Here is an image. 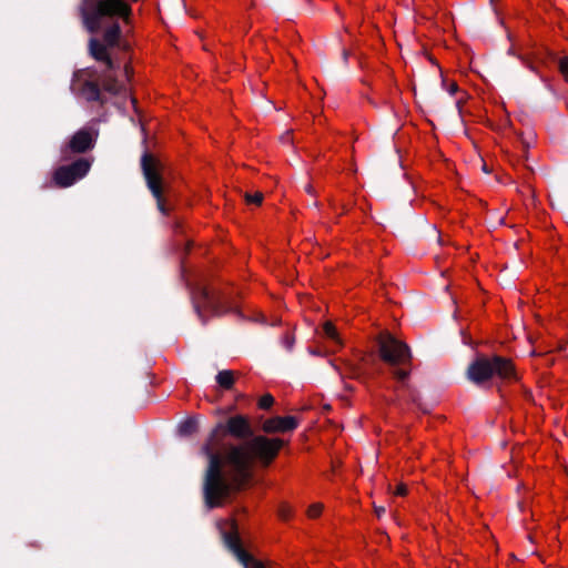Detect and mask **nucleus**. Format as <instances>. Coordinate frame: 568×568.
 Masks as SVG:
<instances>
[{
    "mask_svg": "<svg viewBox=\"0 0 568 568\" xmlns=\"http://www.w3.org/2000/svg\"><path fill=\"white\" fill-rule=\"evenodd\" d=\"M283 445L280 438L255 436L246 416L235 415L219 422L201 447V454L207 458L203 479L205 506L220 507L232 491L250 481L254 462L268 466Z\"/></svg>",
    "mask_w": 568,
    "mask_h": 568,
    "instance_id": "nucleus-1",
    "label": "nucleus"
},
{
    "mask_svg": "<svg viewBox=\"0 0 568 568\" xmlns=\"http://www.w3.org/2000/svg\"><path fill=\"white\" fill-rule=\"evenodd\" d=\"M466 376L477 386L484 385L493 378L504 382L518 379L513 361L500 355L487 356L478 354L468 365Z\"/></svg>",
    "mask_w": 568,
    "mask_h": 568,
    "instance_id": "nucleus-2",
    "label": "nucleus"
},
{
    "mask_svg": "<svg viewBox=\"0 0 568 568\" xmlns=\"http://www.w3.org/2000/svg\"><path fill=\"white\" fill-rule=\"evenodd\" d=\"M377 345L379 357L389 366L390 374L399 382H405L410 375L413 358L409 346L389 332L378 335Z\"/></svg>",
    "mask_w": 568,
    "mask_h": 568,
    "instance_id": "nucleus-3",
    "label": "nucleus"
},
{
    "mask_svg": "<svg viewBox=\"0 0 568 568\" xmlns=\"http://www.w3.org/2000/svg\"><path fill=\"white\" fill-rule=\"evenodd\" d=\"M162 163L150 152L145 151L141 156V170L146 186L156 201L158 210L168 215L170 209L166 204V197L170 193V185L162 175Z\"/></svg>",
    "mask_w": 568,
    "mask_h": 568,
    "instance_id": "nucleus-4",
    "label": "nucleus"
},
{
    "mask_svg": "<svg viewBox=\"0 0 568 568\" xmlns=\"http://www.w3.org/2000/svg\"><path fill=\"white\" fill-rule=\"evenodd\" d=\"M190 295L193 310L203 325L207 323L204 310L209 311L213 316H222L231 312V307L225 304L222 296L211 292L205 286L200 284L192 286L190 288Z\"/></svg>",
    "mask_w": 568,
    "mask_h": 568,
    "instance_id": "nucleus-5",
    "label": "nucleus"
},
{
    "mask_svg": "<svg viewBox=\"0 0 568 568\" xmlns=\"http://www.w3.org/2000/svg\"><path fill=\"white\" fill-rule=\"evenodd\" d=\"M92 163V159L78 158L70 164L58 166L52 180L58 187H70L89 173Z\"/></svg>",
    "mask_w": 568,
    "mask_h": 568,
    "instance_id": "nucleus-6",
    "label": "nucleus"
},
{
    "mask_svg": "<svg viewBox=\"0 0 568 568\" xmlns=\"http://www.w3.org/2000/svg\"><path fill=\"white\" fill-rule=\"evenodd\" d=\"M231 531H223L222 538L226 549L237 559L243 568H265L263 562L247 552L243 546L237 531V525L233 520L231 523Z\"/></svg>",
    "mask_w": 568,
    "mask_h": 568,
    "instance_id": "nucleus-7",
    "label": "nucleus"
},
{
    "mask_svg": "<svg viewBox=\"0 0 568 568\" xmlns=\"http://www.w3.org/2000/svg\"><path fill=\"white\" fill-rule=\"evenodd\" d=\"M95 146V138L89 129L78 130L61 148V160L69 161L73 154H83Z\"/></svg>",
    "mask_w": 568,
    "mask_h": 568,
    "instance_id": "nucleus-8",
    "label": "nucleus"
},
{
    "mask_svg": "<svg viewBox=\"0 0 568 568\" xmlns=\"http://www.w3.org/2000/svg\"><path fill=\"white\" fill-rule=\"evenodd\" d=\"M108 49V45L95 38H91L89 40V53L91 57L99 62H103L106 71H115L120 69V62H116L111 58Z\"/></svg>",
    "mask_w": 568,
    "mask_h": 568,
    "instance_id": "nucleus-9",
    "label": "nucleus"
},
{
    "mask_svg": "<svg viewBox=\"0 0 568 568\" xmlns=\"http://www.w3.org/2000/svg\"><path fill=\"white\" fill-rule=\"evenodd\" d=\"M298 419L294 416H275L264 422L262 429L267 434L286 433L296 429Z\"/></svg>",
    "mask_w": 568,
    "mask_h": 568,
    "instance_id": "nucleus-10",
    "label": "nucleus"
},
{
    "mask_svg": "<svg viewBox=\"0 0 568 568\" xmlns=\"http://www.w3.org/2000/svg\"><path fill=\"white\" fill-rule=\"evenodd\" d=\"M130 18V16L128 18H122L124 21H128ZM120 18H114V19H105L101 22V24L103 23H106V22H111V26L109 28H106V30L104 31L103 33V41H101L102 43H104L105 45H108L109 48H114L119 44V41H120V38H121V34H122V30H121V27H120V23H119V20ZM102 27V26H100ZM101 28H99L97 30V32L100 30ZM95 33V31L93 32Z\"/></svg>",
    "mask_w": 568,
    "mask_h": 568,
    "instance_id": "nucleus-11",
    "label": "nucleus"
},
{
    "mask_svg": "<svg viewBox=\"0 0 568 568\" xmlns=\"http://www.w3.org/2000/svg\"><path fill=\"white\" fill-rule=\"evenodd\" d=\"M81 94L89 102H99L102 105L106 102L105 98L101 93L100 85L95 81H84L81 88Z\"/></svg>",
    "mask_w": 568,
    "mask_h": 568,
    "instance_id": "nucleus-12",
    "label": "nucleus"
},
{
    "mask_svg": "<svg viewBox=\"0 0 568 568\" xmlns=\"http://www.w3.org/2000/svg\"><path fill=\"white\" fill-rule=\"evenodd\" d=\"M111 71H104L102 77V88L110 94L116 95L123 89V85L118 81L116 77L110 73Z\"/></svg>",
    "mask_w": 568,
    "mask_h": 568,
    "instance_id": "nucleus-13",
    "label": "nucleus"
},
{
    "mask_svg": "<svg viewBox=\"0 0 568 568\" xmlns=\"http://www.w3.org/2000/svg\"><path fill=\"white\" fill-rule=\"evenodd\" d=\"M404 388L407 392L408 402L416 405L417 408L420 409L423 413L430 412V408L423 403L419 392L414 386L409 384H404Z\"/></svg>",
    "mask_w": 568,
    "mask_h": 568,
    "instance_id": "nucleus-14",
    "label": "nucleus"
},
{
    "mask_svg": "<svg viewBox=\"0 0 568 568\" xmlns=\"http://www.w3.org/2000/svg\"><path fill=\"white\" fill-rule=\"evenodd\" d=\"M216 383L223 388V389H231L234 385V374L232 371L224 369L220 371L217 375L215 376Z\"/></svg>",
    "mask_w": 568,
    "mask_h": 568,
    "instance_id": "nucleus-15",
    "label": "nucleus"
},
{
    "mask_svg": "<svg viewBox=\"0 0 568 568\" xmlns=\"http://www.w3.org/2000/svg\"><path fill=\"white\" fill-rule=\"evenodd\" d=\"M199 430V423L194 418H187L179 425L178 432L180 436L186 437Z\"/></svg>",
    "mask_w": 568,
    "mask_h": 568,
    "instance_id": "nucleus-16",
    "label": "nucleus"
},
{
    "mask_svg": "<svg viewBox=\"0 0 568 568\" xmlns=\"http://www.w3.org/2000/svg\"><path fill=\"white\" fill-rule=\"evenodd\" d=\"M320 334L323 337L328 338L338 345L342 344L336 327L332 322H325L322 326V332Z\"/></svg>",
    "mask_w": 568,
    "mask_h": 568,
    "instance_id": "nucleus-17",
    "label": "nucleus"
},
{
    "mask_svg": "<svg viewBox=\"0 0 568 568\" xmlns=\"http://www.w3.org/2000/svg\"><path fill=\"white\" fill-rule=\"evenodd\" d=\"M244 199L247 204L261 205L263 202L264 195L262 192H255L254 194L245 193Z\"/></svg>",
    "mask_w": 568,
    "mask_h": 568,
    "instance_id": "nucleus-18",
    "label": "nucleus"
},
{
    "mask_svg": "<svg viewBox=\"0 0 568 568\" xmlns=\"http://www.w3.org/2000/svg\"><path fill=\"white\" fill-rule=\"evenodd\" d=\"M274 404V397L271 394L263 395L258 400V407L261 409H270Z\"/></svg>",
    "mask_w": 568,
    "mask_h": 568,
    "instance_id": "nucleus-19",
    "label": "nucleus"
},
{
    "mask_svg": "<svg viewBox=\"0 0 568 568\" xmlns=\"http://www.w3.org/2000/svg\"><path fill=\"white\" fill-rule=\"evenodd\" d=\"M295 344V337L293 334L291 333H286L284 336H283V346L288 351L291 352L293 349V346Z\"/></svg>",
    "mask_w": 568,
    "mask_h": 568,
    "instance_id": "nucleus-20",
    "label": "nucleus"
},
{
    "mask_svg": "<svg viewBox=\"0 0 568 568\" xmlns=\"http://www.w3.org/2000/svg\"><path fill=\"white\" fill-rule=\"evenodd\" d=\"M321 511H322V505L314 504V505L310 506L307 514L311 518H316L317 516H320Z\"/></svg>",
    "mask_w": 568,
    "mask_h": 568,
    "instance_id": "nucleus-21",
    "label": "nucleus"
},
{
    "mask_svg": "<svg viewBox=\"0 0 568 568\" xmlns=\"http://www.w3.org/2000/svg\"><path fill=\"white\" fill-rule=\"evenodd\" d=\"M559 68L561 73L568 77V57H564L560 59Z\"/></svg>",
    "mask_w": 568,
    "mask_h": 568,
    "instance_id": "nucleus-22",
    "label": "nucleus"
},
{
    "mask_svg": "<svg viewBox=\"0 0 568 568\" xmlns=\"http://www.w3.org/2000/svg\"><path fill=\"white\" fill-rule=\"evenodd\" d=\"M395 495H398V496H405L407 494V487L405 484H399L395 491H394Z\"/></svg>",
    "mask_w": 568,
    "mask_h": 568,
    "instance_id": "nucleus-23",
    "label": "nucleus"
},
{
    "mask_svg": "<svg viewBox=\"0 0 568 568\" xmlns=\"http://www.w3.org/2000/svg\"><path fill=\"white\" fill-rule=\"evenodd\" d=\"M349 376L352 378H359L361 369L357 366H349Z\"/></svg>",
    "mask_w": 568,
    "mask_h": 568,
    "instance_id": "nucleus-24",
    "label": "nucleus"
},
{
    "mask_svg": "<svg viewBox=\"0 0 568 568\" xmlns=\"http://www.w3.org/2000/svg\"><path fill=\"white\" fill-rule=\"evenodd\" d=\"M447 91L449 92V94H455L457 91H458V85L456 82H452L449 88L447 89Z\"/></svg>",
    "mask_w": 568,
    "mask_h": 568,
    "instance_id": "nucleus-25",
    "label": "nucleus"
},
{
    "mask_svg": "<svg viewBox=\"0 0 568 568\" xmlns=\"http://www.w3.org/2000/svg\"><path fill=\"white\" fill-rule=\"evenodd\" d=\"M374 509L378 518L385 513V507L383 506H374Z\"/></svg>",
    "mask_w": 568,
    "mask_h": 568,
    "instance_id": "nucleus-26",
    "label": "nucleus"
},
{
    "mask_svg": "<svg viewBox=\"0 0 568 568\" xmlns=\"http://www.w3.org/2000/svg\"><path fill=\"white\" fill-rule=\"evenodd\" d=\"M342 58H343L344 63H345V64H347V62H348V58H349V51H348V50H346V49H343V51H342Z\"/></svg>",
    "mask_w": 568,
    "mask_h": 568,
    "instance_id": "nucleus-27",
    "label": "nucleus"
},
{
    "mask_svg": "<svg viewBox=\"0 0 568 568\" xmlns=\"http://www.w3.org/2000/svg\"><path fill=\"white\" fill-rule=\"evenodd\" d=\"M288 516H290V510L288 509H285V508L281 509V517L283 519H287Z\"/></svg>",
    "mask_w": 568,
    "mask_h": 568,
    "instance_id": "nucleus-28",
    "label": "nucleus"
},
{
    "mask_svg": "<svg viewBox=\"0 0 568 568\" xmlns=\"http://www.w3.org/2000/svg\"><path fill=\"white\" fill-rule=\"evenodd\" d=\"M304 189L308 194H314V189L310 183L305 184Z\"/></svg>",
    "mask_w": 568,
    "mask_h": 568,
    "instance_id": "nucleus-29",
    "label": "nucleus"
},
{
    "mask_svg": "<svg viewBox=\"0 0 568 568\" xmlns=\"http://www.w3.org/2000/svg\"><path fill=\"white\" fill-rule=\"evenodd\" d=\"M130 71H131L130 67H129V65H125V67H124V72H125L126 77H129Z\"/></svg>",
    "mask_w": 568,
    "mask_h": 568,
    "instance_id": "nucleus-30",
    "label": "nucleus"
},
{
    "mask_svg": "<svg viewBox=\"0 0 568 568\" xmlns=\"http://www.w3.org/2000/svg\"><path fill=\"white\" fill-rule=\"evenodd\" d=\"M310 353H311L312 355H320V352H318V351H316V349H312V348L310 349Z\"/></svg>",
    "mask_w": 568,
    "mask_h": 568,
    "instance_id": "nucleus-31",
    "label": "nucleus"
},
{
    "mask_svg": "<svg viewBox=\"0 0 568 568\" xmlns=\"http://www.w3.org/2000/svg\"><path fill=\"white\" fill-rule=\"evenodd\" d=\"M483 170H484V172L489 173V171H488V168H487V164H486V163H484V164H483Z\"/></svg>",
    "mask_w": 568,
    "mask_h": 568,
    "instance_id": "nucleus-32",
    "label": "nucleus"
},
{
    "mask_svg": "<svg viewBox=\"0 0 568 568\" xmlns=\"http://www.w3.org/2000/svg\"><path fill=\"white\" fill-rule=\"evenodd\" d=\"M460 103H462L460 101H456V106H457L459 112H460Z\"/></svg>",
    "mask_w": 568,
    "mask_h": 568,
    "instance_id": "nucleus-33",
    "label": "nucleus"
},
{
    "mask_svg": "<svg viewBox=\"0 0 568 568\" xmlns=\"http://www.w3.org/2000/svg\"><path fill=\"white\" fill-rule=\"evenodd\" d=\"M464 344H469V341L467 337H464Z\"/></svg>",
    "mask_w": 568,
    "mask_h": 568,
    "instance_id": "nucleus-34",
    "label": "nucleus"
},
{
    "mask_svg": "<svg viewBox=\"0 0 568 568\" xmlns=\"http://www.w3.org/2000/svg\"><path fill=\"white\" fill-rule=\"evenodd\" d=\"M443 87L446 84V80L443 78L442 80Z\"/></svg>",
    "mask_w": 568,
    "mask_h": 568,
    "instance_id": "nucleus-35",
    "label": "nucleus"
}]
</instances>
